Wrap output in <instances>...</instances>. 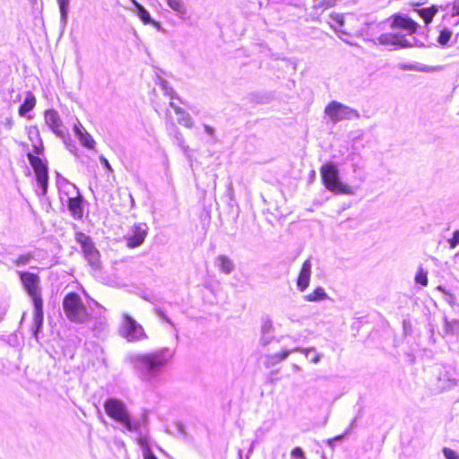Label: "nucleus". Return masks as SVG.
I'll return each instance as SVG.
<instances>
[{
	"label": "nucleus",
	"instance_id": "bb28decb",
	"mask_svg": "<svg viewBox=\"0 0 459 459\" xmlns=\"http://www.w3.org/2000/svg\"><path fill=\"white\" fill-rule=\"evenodd\" d=\"M32 257L33 256L30 253L22 254L14 260V263L17 265H25L32 259Z\"/></svg>",
	"mask_w": 459,
	"mask_h": 459
},
{
	"label": "nucleus",
	"instance_id": "7ed1b4c3",
	"mask_svg": "<svg viewBox=\"0 0 459 459\" xmlns=\"http://www.w3.org/2000/svg\"><path fill=\"white\" fill-rule=\"evenodd\" d=\"M320 175L323 185L332 193L336 195H352L351 186L342 182L339 178V171L333 162H326L320 168Z\"/></svg>",
	"mask_w": 459,
	"mask_h": 459
},
{
	"label": "nucleus",
	"instance_id": "4468645a",
	"mask_svg": "<svg viewBox=\"0 0 459 459\" xmlns=\"http://www.w3.org/2000/svg\"><path fill=\"white\" fill-rule=\"evenodd\" d=\"M67 207L74 220H82L83 217V199L80 194L74 197H69Z\"/></svg>",
	"mask_w": 459,
	"mask_h": 459
},
{
	"label": "nucleus",
	"instance_id": "ddd939ff",
	"mask_svg": "<svg viewBox=\"0 0 459 459\" xmlns=\"http://www.w3.org/2000/svg\"><path fill=\"white\" fill-rule=\"evenodd\" d=\"M312 264L310 260H306L301 265V269L297 278V287L300 291H304L309 285L311 278Z\"/></svg>",
	"mask_w": 459,
	"mask_h": 459
},
{
	"label": "nucleus",
	"instance_id": "b1692460",
	"mask_svg": "<svg viewBox=\"0 0 459 459\" xmlns=\"http://www.w3.org/2000/svg\"><path fill=\"white\" fill-rule=\"evenodd\" d=\"M451 36L452 31L449 29L445 28L440 31L439 36L437 38V41L441 45H446L450 40Z\"/></svg>",
	"mask_w": 459,
	"mask_h": 459
},
{
	"label": "nucleus",
	"instance_id": "aec40b11",
	"mask_svg": "<svg viewBox=\"0 0 459 459\" xmlns=\"http://www.w3.org/2000/svg\"><path fill=\"white\" fill-rule=\"evenodd\" d=\"M437 12L438 8L435 5L417 10L418 14L427 24L430 23L433 21Z\"/></svg>",
	"mask_w": 459,
	"mask_h": 459
},
{
	"label": "nucleus",
	"instance_id": "423d86ee",
	"mask_svg": "<svg viewBox=\"0 0 459 459\" xmlns=\"http://www.w3.org/2000/svg\"><path fill=\"white\" fill-rule=\"evenodd\" d=\"M170 358L171 356L169 354L168 350H161L154 353L139 356L136 360L140 369L152 374L160 371L169 362Z\"/></svg>",
	"mask_w": 459,
	"mask_h": 459
},
{
	"label": "nucleus",
	"instance_id": "f8f14e48",
	"mask_svg": "<svg viewBox=\"0 0 459 459\" xmlns=\"http://www.w3.org/2000/svg\"><path fill=\"white\" fill-rule=\"evenodd\" d=\"M391 27L403 29L411 35L416 32L418 25L412 19L409 17L395 14L393 16Z\"/></svg>",
	"mask_w": 459,
	"mask_h": 459
},
{
	"label": "nucleus",
	"instance_id": "0eeeda50",
	"mask_svg": "<svg viewBox=\"0 0 459 459\" xmlns=\"http://www.w3.org/2000/svg\"><path fill=\"white\" fill-rule=\"evenodd\" d=\"M75 240L80 245L84 257L88 260L89 264L91 266H99L100 255L91 237L79 231L75 233Z\"/></svg>",
	"mask_w": 459,
	"mask_h": 459
},
{
	"label": "nucleus",
	"instance_id": "2f4dec72",
	"mask_svg": "<svg viewBox=\"0 0 459 459\" xmlns=\"http://www.w3.org/2000/svg\"><path fill=\"white\" fill-rule=\"evenodd\" d=\"M63 17L66 15L69 0H57Z\"/></svg>",
	"mask_w": 459,
	"mask_h": 459
},
{
	"label": "nucleus",
	"instance_id": "412c9836",
	"mask_svg": "<svg viewBox=\"0 0 459 459\" xmlns=\"http://www.w3.org/2000/svg\"><path fill=\"white\" fill-rule=\"evenodd\" d=\"M327 297L325 290L322 287H316L312 292L305 296L307 301H318L323 300Z\"/></svg>",
	"mask_w": 459,
	"mask_h": 459
},
{
	"label": "nucleus",
	"instance_id": "c9c22d12",
	"mask_svg": "<svg viewBox=\"0 0 459 459\" xmlns=\"http://www.w3.org/2000/svg\"><path fill=\"white\" fill-rule=\"evenodd\" d=\"M5 125H6V126H7V127L12 128V127H13V119H12V118H7V119L5 120Z\"/></svg>",
	"mask_w": 459,
	"mask_h": 459
},
{
	"label": "nucleus",
	"instance_id": "20e7f679",
	"mask_svg": "<svg viewBox=\"0 0 459 459\" xmlns=\"http://www.w3.org/2000/svg\"><path fill=\"white\" fill-rule=\"evenodd\" d=\"M43 152L44 145L42 142H39V144L33 145V153L28 152L27 158L33 169L37 182L41 187L42 193L45 195L48 191V168L46 160L39 156L43 154Z\"/></svg>",
	"mask_w": 459,
	"mask_h": 459
},
{
	"label": "nucleus",
	"instance_id": "ea45409f",
	"mask_svg": "<svg viewBox=\"0 0 459 459\" xmlns=\"http://www.w3.org/2000/svg\"><path fill=\"white\" fill-rule=\"evenodd\" d=\"M128 195L130 197V204H131V206H134V199L132 198L131 195Z\"/></svg>",
	"mask_w": 459,
	"mask_h": 459
},
{
	"label": "nucleus",
	"instance_id": "9d476101",
	"mask_svg": "<svg viewBox=\"0 0 459 459\" xmlns=\"http://www.w3.org/2000/svg\"><path fill=\"white\" fill-rule=\"evenodd\" d=\"M148 226L145 223L133 225L129 230L128 235L126 237V246L129 248H135L141 246L148 235Z\"/></svg>",
	"mask_w": 459,
	"mask_h": 459
},
{
	"label": "nucleus",
	"instance_id": "c03bdc74",
	"mask_svg": "<svg viewBox=\"0 0 459 459\" xmlns=\"http://www.w3.org/2000/svg\"><path fill=\"white\" fill-rule=\"evenodd\" d=\"M81 289H82V292H85V290L82 286H81Z\"/></svg>",
	"mask_w": 459,
	"mask_h": 459
},
{
	"label": "nucleus",
	"instance_id": "37998d69",
	"mask_svg": "<svg viewBox=\"0 0 459 459\" xmlns=\"http://www.w3.org/2000/svg\"><path fill=\"white\" fill-rule=\"evenodd\" d=\"M311 351H313V350H307V351H306L307 355L309 352H311Z\"/></svg>",
	"mask_w": 459,
	"mask_h": 459
},
{
	"label": "nucleus",
	"instance_id": "4c0bfd02",
	"mask_svg": "<svg viewBox=\"0 0 459 459\" xmlns=\"http://www.w3.org/2000/svg\"><path fill=\"white\" fill-rule=\"evenodd\" d=\"M312 361L316 363L318 360H319V355L318 354H315L313 357H312Z\"/></svg>",
	"mask_w": 459,
	"mask_h": 459
},
{
	"label": "nucleus",
	"instance_id": "c85d7f7f",
	"mask_svg": "<svg viewBox=\"0 0 459 459\" xmlns=\"http://www.w3.org/2000/svg\"><path fill=\"white\" fill-rule=\"evenodd\" d=\"M442 451L446 459H459V455L451 448L444 447Z\"/></svg>",
	"mask_w": 459,
	"mask_h": 459
},
{
	"label": "nucleus",
	"instance_id": "1a4fd4ad",
	"mask_svg": "<svg viewBox=\"0 0 459 459\" xmlns=\"http://www.w3.org/2000/svg\"><path fill=\"white\" fill-rule=\"evenodd\" d=\"M325 115L333 123H338L342 120L350 119L355 111L351 108L337 102L331 101L325 108Z\"/></svg>",
	"mask_w": 459,
	"mask_h": 459
},
{
	"label": "nucleus",
	"instance_id": "a878e982",
	"mask_svg": "<svg viewBox=\"0 0 459 459\" xmlns=\"http://www.w3.org/2000/svg\"><path fill=\"white\" fill-rule=\"evenodd\" d=\"M178 123L184 126L186 128H191L193 126V121L188 113H184L180 115V117L178 119Z\"/></svg>",
	"mask_w": 459,
	"mask_h": 459
},
{
	"label": "nucleus",
	"instance_id": "7c9ffc66",
	"mask_svg": "<svg viewBox=\"0 0 459 459\" xmlns=\"http://www.w3.org/2000/svg\"><path fill=\"white\" fill-rule=\"evenodd\" d=\"M345 435H346V432H344V433H342L341 435H337V436H335V437H333L332 438H328L326 440L327 446H329L330 447H333L335 441L342 440V438L345 437Z\"/></svg>",
	"mask_w": 459,
	"mask_h": 459
},
{
	"label": "nucleus",
	"instance_id": "f257e3e1",
	"mask_svg": "<svg viewBox=\"0 0 459 459\" xmlns=\"http://www.w3.org/2000/svg\"><path fill=\"white\" fill-rule=\"evenodd\" d=\"M19 277L23 288L30 297L34 306V319L38 323L43 320V299L40 293V278L37 273L21 272Z\"/></svg>",
	"mask_w": 459,
	"mask_h": 459
},
{
	"label": "nucleus",
	"instance_id": "a19ab883",
	"mask_svg": "<svg viewBox=\"0 0 459 459\" xmlns=\"http://www.w3.org/2000/svg\"><path fill=\"white\" fill-rule=\"evenodd\" d=\"M288 354H289V352H285V353H283V354L281 355V359L286 358V357L288 356Z\"/></svg>",
	"mask_w": 459,
	"mask_h": 459
},
{
	"label": "nucleus",
	"instance_id": "c756f323",
	"mask_svg": "<svg viewBox=\"0 0 459 459\" xmlns=\"http://www.w3.org/2000/svg\"><path fill=\"white\" fill-rule=\"evenodd\" d=\"M451 248H455L459 244V230L454 231L453 237L448 240Z\"/></svg>",
	"mask_w": 459,
	"mask_h": 459
},
{
	"label": "nucleus",
	"instance_id": "a211bd4d",
	"mask_svg": "<svg viewBox=\"0 0 459 459\" xmlns=\"http://www.w3.org/2000/svg\"><path fill=\"white\" fill-rule=\"evenodd\" d=\"M330 20L329 24L332 28H333L336 31L349 34V32L346 30H343L342 27L344 26V16L342 13H331L330 14Z\"/></svg>",
	"mask_w": 459,
	"mask_h": 459
},
{
	"label": "nucleus",
	"instance_id": "72a5a7b5",
	"mask_svg": "<svg viewBox=\"0 0 459 459\" xmlns=\"http://www.w3.org/2000/svg\"><path fill=\"white\" fill-rule=\"evenodd\" d=\"M169 106L174 109L175 113L178 115H183L186 113L181 108L178 107L174 102H169Z\"/></svg>",
	"mask_w": 459,
	"mask_h": 459
},
{
	"label": "nucleus",
	"instance_id": "f03ea898",
	"mask_svg": "<svg viewBox=\"0 0 459 459\" xmlns=\"http://www.w3.org/2000/svg\"><path fill=\"white\" fill-rule=\"evenodd\" d=\"M65 317L73 323L83 324L90 319V313L82 297L75 291L66 293L62 300Z\"/></svg>",
	"mask_w": 459,
	"mask_h": 459
},
{
	"label": "nucleus",
	"instance_id": "79ce46f5",
	"mask_svg": "<svg viewBox=\"0 0 459 459\" xmlns=\"http://www.w3.org/2000/svg\"><path fill=\"white\" fill-rule=\"evenodd\" d=\"M171 98H175V99L178 100L181 103H183V101L179 99V97L172 96Z\"/></svg>",
	"mask_w": 459,
	"mask_h": 459
},
{
	"label": "nucleus",
	"instance_id": "cd10ccee",
	"mask_svg": "<svg viewBox=\"0 0 459 459\" xmlns=\"http://www.w3.org/2000/svg\"><path fill=\"white\" fill-rule=\"evenodd\" d=\"M290 456L293 459H307L304 451L299 446H296L293 449H291Z\"/></svg>",
	"mask_w": 459,
	"mask_h": 459
},
{
	"label": "nucleus",
	"instance_id": "9b49d317",
	"mask_svg": "<svg viewBox=\"0 0 459 459\" xmlns=\"http://www.w3.org/2000/svg\"><path fill=\"white\" fill-rule=\"evenodd\" d=\"M45 120L51 130L59 137L65 136L63 130V123L60 119L59 115L56 110H47L45 112Z\"/></svg>",
	"mask_w": 459,
	"mask_h": 459
},
{
	"label": "nucleus",
	"instance_id": "e433bc0d",
	"mask_svg": "<svg viewBox=\"0 0 459 459\" xmlns=\"http://www.w3.org/2000/svg\"><path fill=\"white\" fill-rule=\"evenodd\" d=\"M453 10H454V14L459 15V4H455L453 7Z\"/></svg>",
	"mask_w": 459,
	"mask_h": 459
},
{
	"label": "nucleus",
	"instance_id": "6ab92c4d",
	"mask_svg": "<svg viewBox=\"0 0 459 459\" xmlns=\"http://www.w3.org/2000/svg\"><path fill=\"white\" fill-rule=\"evenodd\" d=\"M131 1H132V3L134 4V6L137 9V15H138V17L140 18V20L144 24H152V25H157L158 24L157 22L152 20L149 13L145 10V8L142 4H140L135 0H131Z\"/></svg>",
	"mask_w": 459,
	"mask_h": 459
},
{
	"label": "nucleus",
	"instance_id": "f3484780",
	"mask_svg": "<svg viewBox=\"0 0 459 459\" xmlns=\"http://www.w3.org/2000/svg\"><path fill=\"white\" fill-rule=\"evenodd\" d=\"M36 106V98L31 92L26 94L23 103L18 109V114L22 117L25 116L28 112L32 110Z\"/></svg>",
	"mask_w": 459,
	"mask_h": 459
},
{
	"label": "nucleus",
	"instance_id": "f704fd0d",
	"mask_svg": "<svg viewBox=\"0 0 459 459\" xmlns=\"http://www.w3.org/2000/svg\"><path fill=\"white\" fill-rule=\"evenodd\" d=\"M100 161L104 164V166L106 167V169H107L108 171H110V172H111V171L113 170V169H112V167H111V165H110V163L108 162V160L105 157L100 156Z\"/></svg>",
	"mask_w": 459,
	"mask_h": 459
},
{
	"label": "nucleus",
	"instance_id": "dca6fc26",
	"mask_svg": "<svg viewBox=\"0 0 459 459\" xmlns=\"http://www.w3.org/2000/svg\"><path fill=\"white\" fill-rule=\"evenodd\" d=\"M378 41L383 45H399L402 48L410 47L408 39L397 33H385L379 36Z\"/></svg>",
	"mask_w": 459,
	"mask_h": 459
},
{
	"label": "nucleus",
	"instance_id": "58836bf2",
	"mask_svg": "<svg viewBox=\"0 0 459 459\" xmlns=\"http://www.w3.org/2000/svg\"><path fill=\"white\" fill-rule=\"evenodd\" d=\"M362 326H363V322L359 321V322L357 323V326H356V328H357V330L359 331V328H361Z\"/></svg>",
	"mask_w": 459,
	"mask_h": 459
},
{
	"label": "nucleus",
	"instance_id": "4be33fe9",
	"mask_svg": "<svg viewBox=\"0 0 459 459\" xmlns=\"http://www.w3.org/2000/svg\"><path fill=\"white\" fill-rule=\"evenodd\" d=\"M218 260L220 267L224 273H229L232 271L233 264L230 258L225 255H220Z\"/></svg>",
	"mask_w": 459,
	"mask_h": 459
},
{
	"label": "nucleus",
	"instance_id": "473e14b6",
	"mask_svg": "<svg viewBox=\"0 0 459 459\" xmlns=\"http://www.w3.org/2000/svg\"><path fill=\"white\" fill-rule=\"evenodd\" d=\"M143 457L144 459H157V457L152 454V452L148 446H146V448L143 451Z\"/></svg>",
	"mask_w": 459,
	"mask_h": 459
},
{
	"label": "nucleus",
	"instance_id": "393cba45",
	"mask_svg": "<svg viewBox=\"0 0 459 459\" xmlns=\"http://www.w3.org/2000/svg\"><path fill=\"white\" fill-rule=\"evenodd\" d=\"M415 281L417 283L422 286H427L429 282L427 272H425L422 268H420L416 273Z\"/></svg>",
	"mask_w": 459,
	"mask_h": 459
},
{
	"label": "nucleus",
	"instance_id": "6e6552de",
	"mask_svg": "<svg viewBox=\"0 0 459 459\" xmlns=\"http://www.w3.org/2000/svg\"><path fill=\"white\" fill-rule=\"evenodd\" d=\"M120 333L128 342L146 338V333L143 326L137 324V322L127 314L123 316Z\"/></svg>",
	"mask_w": 459,
	"mask_h": 459
},
{
	"label": "nucleus",
	"instance_id": "39448f33",
	"mask_svg": "<svg viewBox=\"0 0 459 459\" xmlns=\"http://www.w3.org/2000/svg\"><path fill=\"white\" fill-rule=\"evenodd\" d=\"M104 409L109 418L123 425L127 430L134 429L128 411L122 401L116 398L107 399Z\"/></svg>",
	"mask_w": 459,
	"mask_h": 459
},
{
	"label": "nucleus",
	"instance_id": "2eb2a0df",
	"mask_svg": "<svg viewBox=\"0 0 459 459\" xmlns=\"http://www.w3.org/2000/svg\"><path fill=\"white\" fill-rule=\"evenodd\" d=\"M74 131L77 138L79 139L81 144L89 149L93 150L95 148V141L91 137V135L86 131V129L82 126L81 123L75 124L74 126Z\"/></svg>",
	"mask_w": 459,
	"mask_h": 459
},
{
	"label": "nucleus",
	"instance_id": "5701e85b",
	"mask_svg": "<svg viewBox=\"0 0 459 459\" xmlns=\"http://www.w3.org/2000/svg\"><path fill=\"white\" fill-rule=\"evenodd\" d=\"M167 4L175 12L180 14L186 13V7L182 0H167Z\"/></svg>",
	"mask_w": 459,
	"mask_h": 459
}]
</instances>
